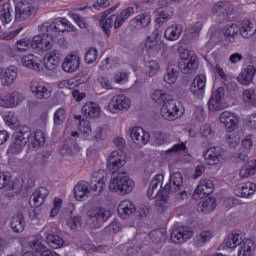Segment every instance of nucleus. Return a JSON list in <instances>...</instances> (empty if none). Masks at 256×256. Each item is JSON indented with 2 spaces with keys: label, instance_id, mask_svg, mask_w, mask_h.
<instances>
[{
  "label": "nucleus",
  "instance_id": "obj_36",
  "mask_svg": "<svg viewBox=\"0 0 256 256\" xmlns=\"http://www.w3.org/2000/svg\"><path fill=\"white\" fill-rule=\"evenodd\" d=\"M231 4L229 2H218L212 8L213 15H218L219 17H223V19L227 18L229 15V9Z\"/></svg>",
  "mask_w": 256,
  "mask_h": 256
},
{
  "label": "nucleus",
  "instance_id": "obj_12",
  "mask_svg": "<svg viewBox=\"0 0 256 256\" xmlns=\"http://www.w3.org/2000/svg\"><path fill=\"white\" fill-rule=\"evenodd\" d=\"M204 159L208 165H217L225 159V150L220 146H212L203 153Z\"/></svg>",
  "mask_w": 256,
  "mask_h": 256
},
{
  "label": "nucleus",
  "instance_id": "obj_53",
  "mask_svg": "<svg viewBox=\"0 0 256 256\" xmlns=\"http://www.w3.org/2000/svg\"><path fill=\"white\" fill-rule=\"evenodd\" d=\"M42 45L43 48H40V51H49L53 48V34L47 32L42 34Z\"/></svg>",
  "mask_w": 256,
  "mask_h": 256
},
{
  "label": "nucleus",
  "instance_id": "obj_17",
  "mask_svg": "<svg viewBox=\"0 0 256 256\" xmlns=\"http://www.w3.org/2000/svg\"><path fill=\"white\" fill-rule=\"evenodd\" d=\"M129 136L136 145L140 146L147 145V143H149V140L151 139L149 132H146L142 127L139 126H134L130 128Z\"/></svg>",
  "mask_w": 256,
  "mask_h": 256
},
{
  "label": "nucleus",
  "instance_id": "obj_52",
  "mask_svg": "<svg viewBox=\"0 0 256 256\" xmlns=\"http://www.w3.org/2000/svg\"><path fill=\"white\" fill-rule=\"evenodd\" d=\"M98 57H99V50H97V48L95 47H92L86 52L84 61L85 63H87V65H91L95 63V61H97Z\"/></svg>",
  "mask_w": 256,
  "mask_h": 256
},
{
  "label": "nucleus",
  "instance_id": "obj_47",
  "mask_svg": "<svg viewBox=\"0 0 256 256\" xmlns=\"http://www.w3.org/2000/svg\"><path fill=\"white\" fill-rule=\"evenodd\" d=\"M225 139L230 149H235V147H237V145L241 143V138L239 137V134L237 132L228 131V133L225 136Z\"/></svg>",
  "mask_w": 256,
  "mask_h": 256
},
{
  "label": "nucleus",
  "instance_id": "obj_28",
  "mask_svg": "<svg viewBox=\"0 0 256 256\" xmlns=\"http://www.w3.org/2000/svg\"><path fill=\"white\" fill-rule=\"evenodd\" d=\"M82 113L86 119H98L101 117V107L95 102H88L82 107Z\"/></svg>",
  "mask_w": 256,
  "mask_h": 256
},
{
  "label": "nucleus",
  "instance_id": "obj_24",
  "mask_svg": "<svg viewBox=\"0 0 256 256\" xmlns=\"http://www.w3.org/2000/svg\"><path fill=\"white\" fill-rule=\"evenodd\" d=\"M256 184L253 182H243L235 186L234 194L236 197H251V195H255Z\"/></svg>",
  "mask_w": 256,
  "mask_h": 256
},
{
  "label": "nucleus",
  "instance_id": "obj_62",
  "mask_svg": "<svg viewBox=\"0 0 256 256\" xmlns=\"http://www.w3.org/2000/svg\"><path fill=\"white\" fill-rule=\"evenodd\" d=\"M69 16L73 19L75 23L78 24V27H80V29L87 28V21L85 20V18L79 16V14L76 13H69Z\"/></svg>",
  "mask_w": 256,
  "mask_h": 256
},
{
  "label": "nucleus",
  "instance_id": "obj_33",
  "mask_svg": "<svg viewBox=\"0 0 256 256\" xmlns=\"http://www.w3.org/2000/svg\"><path fill=\"white\" fill-rule=\"evenodd\" d=\"M21 63L24 67L28 69H33L34 71H39L41 69V60L39 57L33 54H27L22 57Z\"/></svg>",
  "mask_w": 256,
  "mask_h": 256
},
{
  "label": "nucleus",
  "instance_id": "obj_13",
  "mask_svg": "<svg viewBox=\"0 0 256 256\" xmlns=\"http://www.w3.org/2000/svg\"><path fill=\"white\" fill-rule=\"evenodd\" d=\"M125 165V156H123V151H113L108 157V165L107 169L112 173L113 177H115V173L124 167Z\"/></svg>",
  "mask_w": 256,
  "mask_h": 256
},
{
  "label": "nucleus",
  "instance_id": "obj_64",
  "mask_svg": "<svg viewBox=\"0 0 256 256\" xmlns=\"http://www.w3.org/2000/svg\"><path fill=\"white\" fill-rule=\"evenodd\" d=\"M213 129H211V125L204 124L200 127V136L205 139H209V137H213Z\"/></svg>",
  "mask_w": 256,
  "mask_h": 256
},
{
  "label": "nucleus",
  "instance_id": "obj_35",
  "mask_svg": "<svg viewBox=\"0 0 256 256\" xmlns=\"http://www.w3.org/2000/svg\"><path fill=\"white\" fill-rule=\"evenodd\" d=\"M183 33V27L179 24H174L166 28L164 32V37L167 41H177L181 34Z\"/></svg>",
  "mask_w": 256,
  "mask_h": 256
},
{
  "label": "nucleus",
  "instance_id": "obj_9",
  "mask_svg": "<svg viewBox=\"0 0 256 256\" xmlns=\"http://www.w3.org/2000/svg\"><path fill=\"white\" fill-rule=\"evenodd\" d=\"M160 115L164 121H177L181 119L183 110L177 106L174 99H168L161 107Z\"/></svg>",
  "mask_w": 256,
  "mask_h": 256
},
{
  "label": "nucleus",
  "instance_id": "obj_38",
  "mask_svg": "<svg viewBox=\"0 0 256 256\" xmlns=\"http://www.w3.org/2000/svg\"><path fill=\"white\" fill-rule=\"evenodd\" d=\"M61 153H67L68 155L79 153V144H77V140L73 137H69L62 147Z\"/></svg>",
  "mask_w": 256,
  "mask_h": 256
},
{
  "label": "nucleus",
  "instance_id": "obj_18",
  "mask_svg": "<svg viewBox=\"0 0 256 256\" xmlns=\"http://www.w3.org/2000/svg\"><path fill=\"white\" fill-rule=\"evenodd\" d=\"M207 86V77L205 75H198L194 78L191 86L190 92L196 99H203L205 95V87Z\"/></svg>",
  "mask_w": 256,
  "mask_h": 256
},
{
  "label": "nucleus",
  "instance_id": "obj_10",
  "mask_svg": "<svg viewBox=\"0 0 256 256\" xmlns=\"http://www.w3.org/2000/svg\"><path fill=\"white\" fill-rule=\"evenodd\" d=\"M197 56H194L191 51L186 50L180 54V60L178 61V68L182 73H194L197 70Z\"/></svg>",
  "mask_w": 256,
  "mask_h": 256
},
{
  "label": "nucleus",
  "instance_id": "obj_44",
  "mask_svg": "<svg viewBox=\"0 0 256 256\" xmlns=\"http://www.w3.org/2000/svg\"><path fill=\"white\" fill-rule=\"evenodd\" d=\"M213 239V232L209 230L202 231L198 236H196L194 243L196 247H203L205 243Z\"/></svg>",
  "mask_w": 256,
  "mask_h": 256
},
{
  "label": "nucleus",
  "instance_id": "obj_56",
  "mask_svg": "<svg viewBox=\"0 0 256 256\" xmlns=\"http://www.w3.org/2000/svg\"><path fill=\"white\" fill-rule=\"evenodd\" d=\"M16 49L20 53H25V51H29L31 47V40L29 38H22L16 42Z\"/></svg>",
  "mask_w": 256,
  "mask_h": 256
},
{
  "label": "nucleus",
  "instance_id": "obj_7",
  "mask_svg": "<svg viewBox=\"0 0 256 256\" xmlns=\"http://www.w3.org/2000/svg\"><path fill=\"white\" fill-rule=\"evenodd\" d=\"M31 137V128L29 126H23L19 131L13 134V143L8 148L10 155H19L23 151V147L27 145L29 138Z\"/></svg>",
  "mask_w": 256,
  "mask_h": 256
},
{
  "label": "nucleus",
  "instance_id": "obj_40",
  "mask_svg": "<svg viewBox=\"0 0 256 256\" xmlns=\"http://www.w3.org/2000/svg\"><path fill=\"white\" fill-rule=\"evenodd\" d=\"M256 68L253 65L248 66L244 72L238 77L242 85H249L253 78L255 77Z\"/></svg>",
  "mask_w": 256,
  "mask_h": 256
},
{
  "label": "nucleus",
  "instance_id": "obj_48",
  "mask_svg": "<svg viewBox=\"0 0 256 256\" xmlns=\"http://www.w3.org/2000/svg\"><path fill=\"white\" fill-rule=\"evenodd\" d=\"M151 97L153 101H155V103H159V105H163L168 99H171V97H169V94L166 93L164 90H154L151 94Z\"/></svg>",
  "mask_w": 256,
  "mask_h": 256
},
{
  "label": "nucleus",
  "instance_id": "obj_59",
  "mask_svg": "<svg viewBox=\"0 0 256 256\" xmlns=\"http://www.w3.org/2000/svg\"><path fill=\"white\" fill-rule=\"evenodd\" d=\"M67 225L71 231H77L81 227V216H71L67 221Z\"/></svg>",
  "mask_w": 256,
  "mask_h": 256
},
{
  "label": "nucleus",
  "instance_id": "obj_8",
  "mask_svg": "<svg viewBox=\"0 0 256 256\" xmlns=\"http://www.w3.org/2000/svg\"><path fill=\"white\" fill-rule=\"evenodd\" d=\"M86 216L92 229H99L100 227H103V223L109 221L111 211L103 207H92L87 211Z\"/></svg>",
  "mask_w": 256,
  "mask_h": 256
},
{
  "label": "nucleus",
  "instance_id": "obj_23",
  "mask_svg": "<svg viewBox=\"0 0 256 256\" xmlns=\"http://www.w3.org/2000/svg\"><path fill=\"white\" fill-rule=\"evenodd\" d=\"M225 97V89L219 87L216 91L212 92L211 98L208 102L209 111H221L223 109V98Z\"/></svg>",
  "mask_w": 256,
  "mask_h": 256
},
{
  "label": "nucleus",
  "instance_id": "obj_15",
  "mask_svg": "<svg viewBox=\"0 0 256 256\" xmlns=\"http://www.w3.org/2000/svg\"><path fill=\"white\" fill-rule=\"evenodd\" d=\"M106 182L107 172H105V170L93 172L90 180V191H98V193H102L103 189H105Z\"/></svg>",
  "mask_w": 256,
  "mask_h": 256
},
{
  "label": "nucleus",
  "instance_id": "obj_3",
  "mask_svg": "<svg viewBox=\"0 0 256 256\" xmlns=\"http://www.w3.org/2000/svg\"><path fill=\"white\" fill-rule=\"evenodd\" d=\"M228 249H235V247H240L238 249V256H251L253 249H255V242L251 239H244L241 234H230L228 238L223 242Z\"/></svg>",
  "mask_w": 256,
  "mask_h": 256
},
{
  "label": "nucleus",
  "instance_id": "obj_14",
  "mask_svg": "<svg viewBox=\"0 0 256 256\" xmlns=\"http://www.w3.org/2000/svg\"><path fill=\"white\" fill-rule=\"evenodd\" d=\"M215 191V184H213V181L203 179L200 180L198 186L194 190L193 199L199 200V199H205V197H209L211 193Z\"/></svg>",
  "mask_w": 256,
  "mask_h": 256
},
{
  "label": "nucleus",
  "instance_id": "obj_45",
  "mask_svg": "<svg viewBox=\"0 0 256 256\" xmlns=\"http://www.w3.org/2000/svg\"><path fill=\"white\" fill-rule=\"evenodd\" d=\"M256 171V162L254 160H251L248 162L244 168H242L239 172V176L242 179H247V177H251V175H255Z\"/></svg>",
  "mask_w": 256,
  "mask_h": 256
},
{
  "label": "nucleus",
  "instance_id": "obj_49",
  "mask_svg": "<svg viewBox=\"0 0 256 256\" xmlns=\"http://www.w3.org/2000/svg\"><path fill=\"white\" fill-rule=\"evenodd\" d=\"M215 207H217V201L213 197H209L204 200L201 204L202 213H211L215 211Z\"/></svg>",
  "mask_w": 256,
  "mask_h": 256
},
{
  "label": "nucleus",
  "instance_id": "obj_22",
  "mask_svg": "<svg viewBox=\"0 0 256 256\" xmlns=\"http://www.w3.org/2000/svg\"><path fill=\"white\" fill-rule=\"evenodd\" d=\"M63 57V53L60 50H52L48 52L44 57V67L48 69V71H55L57 67H59V63H61V58Z\"/></svg>",
  "mask_w": 256,
  "mask_h": 256
},
{
  "label": "nucleus",
  "instance_id": "obj_51",
  "mask_svg": "<svg viewBox=\"0 0 256 256\" xmlns=\"http://www.w3.org/2000/svg\"><path fill=\"white\" fill-rule=\"evenodd\" d=\"M134 13H135V9L133 7H128L124 9L121 12L120 16H118V22L116 23V28L121 27V25H123L125 21L129 19V17H131V15H133Z\"/></svg>",
  "mask_w": 256,
  "mask_h": 256
},
{
  "label": "nucleus",
  "instance_id": "obj_5",
  "mask_svg": "<svg viewBox=\"0 0 256 256\" xmlns=\"http://www.w3.org/2000/svg\"><path fill=\"white\" fill-rule=\"evenodd\" d=\"M37 3L33 0H20L15 5V21H31L37 15Z\"/></svg>",
  "mask_w": 256,
  "mask_h": 256
},
{
  "label": "nucleus",
  "instance_id": "obj_27",
  "mask_svg": "<svg viewBox=\"0 0 256 256\" xmlns=\"http://www.w3.org/2000/svg\"><path fill=\"white\" fill-rule=\"evenodd\" d=\"M47 197H49V190L45 187H40L30 196V205H33V207H41Z\"/></svg>",
  "mask_w": 256,
  "mask_h": 256
},
{
  "label": "nucleus",
  "instance_id": "obj_1",
  "mask_svg": "<svg viewBox=\"0 0 256 256\" xmlns=\"http://www.w3.org/2000/svg\"><path fill=\"white\" fill-rule=\"evenodd\" d=\"M166 194L176 193V201L182 203V201H187L189 197H191V193H193V188L189 186H185L183 184V175L181 172H174L170 174L169 182L164 186Z\"/></svg>",
  "mask_w": 256,
  "mask_h": 256
},
{
  "label": "nucleus",
  "instance_id": "obj_54",
  "mask_svg": "<svg viewBox=\"0 0 256 256\" xmlns=\"http://www.w3.org/2000/svg\"><path fill=\"white\" fill-rule=\"evenodd\" d=\"M46 243L51 247L52 249H61L63 247L65 241L61 236L57 235L50 237L48 240H46Z\"/></svg>",
  "mask_w": 256,
  "mask_h": 256
},
{
  "label": "nucleus",
  "instance_id": "obj_39",
  "mask_svg": "<svg viewBox=\"0 0 256 256\" xmlns=\"http://www.w3.org/2000/svg\"><path fill=\"white\" fill-rule=\"evenodd\" d=\"M239 27L240 30L238 33H240L244 39H249V37H253V35H255V27H253V23L249 20H244Z\"/></svg>",
  "mask_w": 256,
  "mask_h": 256
},
{
  "label": "nucleus",
  "instance_id": "obj_60",
  "mask_svg": "<svg viewBox=\"0 0 256 256\" xmlns=\"http://www.w3.org/2000/svg\"><path fill=\"white\" fill-rule=\"evenodd\" d=\"M150 239L154 242V243H161L162 240L165 239V232H163V230H153L150 233Z\"/></svg>",
  "mask_w": 256,
  "mask_h": 256
},
{
  "label": "nucleus",
  "instance_id": "obj_63",
  "mask_svg": "<svg viewBox=\"0 0 256 256\" xmlns=\"http://www.w3.org/2000/svg\"><path fill=\"white\" fill-rule=\"evenodd\" d=\"M30 247L33 251H36L37 253H41L42 251L47 249V247L39 239L32 240L30 242Z\"/></svg>",
  "mask_w": 256,
  "mask_h": 256
},
{
  "label": "nucleus",
  "instance_id": "obj_58",
  "mask_svg": "<svg viewBox=\"0 0 256 256\" xmlns=\"http://www.w3.org/2000/svg\"><path fill=\"white\" fill-rule=\"evenodd\" d=\"M243 101L249 105H254L256 101V91L254 89L245 90L242 94Z\"/></svg>",
  "mask_w": 256,
  "mask_h": 256
},
{
  "label": "nucleus",
  "instance_id": "obj_2",
  "mask_svg": "<svg viewBox=\"0 0 256 256\" xmlns=\"http://www.w3.org/2000/svg\"><path fill=\"white\" fill-rule=\"evenodd\" d=\"M163 179L165 177L162 174L154 176L147 190L148 198L151 200L156 199L157 207H163L169 201V195L165 188L160 190L163 187Z\"/></svg>",
  "mask_w": 256,
  "mask_h": 256
},
{
  "label": "nucleus",
  "instance_id": "obj_16",
  "mask_svg": "<svg viewBox=\"0 0 256 256\" xmlns=\"http://www.w3.org/2000/svg\"><path fill=\"white\" fill-rule=\"evenodd\" d=\"M17 73H19V70L16 66L0 68V81L2 87H11L17 80Z\"/></svg>",
  "mask_w": 256,
  "mask_h": 256
},
{
  "label": "nucleus",
  "instance_id": "obj_6",
  "mask_svg": "<svg viewBox=\"0 0 256 256\" xmlns=\"http://www.w3.org/2000/svg\"><path fill=\"white\" fill-rule=\"evenodd\" d=\"M42 33H65V31H75V26L69 23L66 18H56L51 22H44L38 27Z\"/></svg>",
  "mask_w": 256,
  "mask_h": 256
},
{
  "label": "nucleus",
  "instance_id": "obj_26",
  "mask_svg": "<svg viewBox=\"0 0 256 256\" xmlns=\"http://www.w3.org/2000/svg\"><path fill=\"white\" fill-rule=\"evenodd\" d=\"M220 123L226 127L227 131H235L237 129V125H239V120L235 116V114L224 111L220 115Z\"/></svg>",
  "mask_w": 256,
  "mask_h": 256
},
{
  "label": "nucleus",
  "instance_id": "obj_46",
  "mask_svg": "<svg viewBox=\"0 0 256 256\" xmlns=\"http://www.w3.org/2000/svg\"><path fill=\"white\" fill-rule=\"evenodd\" d=\"M159 68V62L156 60H150L146 62L144 71L147 77H155V75L159 73Z\"/></svg>",
  "mask_w": 256,
  "mask_h": 256
},
{
  "label": "nucleus",
  "instance_id": "obj_29",
  "mask_svg": "<svg viewBox=\"0 0 256 256\" xmlns=\"http://www.w3.org/2000/svg\"><path fill=\"white\" fill-rule=\"evenodd\" d=\"M13 6L10 2L0 4V21L3 25H9L13 21Z\"/></svg>",
  "mask_w": 256,
  "mask_h": 256
},
{
  "label": "nucleus",
  "instance_id": "obj_37",
  "mask_svg": "<svg viewBox=\"0 0 256 256\" xmlns=\"http://www.w3.org/2000/svg\"><path fill=\"white\" fill-rule=\"evenodd\" d=\"M131 23L136 29H143L151 23V15L149 13H142L131 20Z\"/></svg>",
  "mask_w": 256,
  "mask_h": 256
},
{
  "label": "nucleus",
  "instance_id": "obj_31",
  "mask_svg": "<svg viewBox=\"0 0 256 256\" xmlns=\"http://www.w3.org/2000/svg\"><path fill=\"white\" fill-rule=\"evenodd\" d=\"M253 147V141L251 140V136H246L245 139L242 140V146L238 151V159L240 161H249V153H251V148Z\"/></svg>",
  "mask_w": 256,
  "mask_h": 256
},
{
  "label": "nucleus",
  "instance_id": "obj_43",
  "mask_svg": "<svg viewBox=\"0 0 256 256\" xmlns=\"http://www.w3.org/2000/svg\"><path fill=\"white\" fill-rule=\"evenodd\" d=\"M146 48L150 51H159L161 49V40L159 39L158 33H153L151 36H148L145 43Z\"/></svg>",
  "mask_w": 256,
  "mask_h": 256
},
{
  "label": "nucleus",
  "instance_id": "obj_19",
  "mask_svg": "<svg viewBox=\"0 0 256 256\" xmlns=\"http://www.w3.org/2000/svg\"><path fill=\"white\" fill-rule=\"evenodd\" d=\"M30 91L36 99L47 100L51 97L53 91L49 89V87L45 86V84H41L37 81H32L30 83Z\"/></svg>",
  "mask_w": 256,
  "mask_h": 256
},
{
  "label": "nucleus",
  "instance_id": "obj_21",
  "mask_svg": "<svg viewBox=\"0 0 256 256\" xmlns=\"http://www.w3.org/2000/svg\"><path fill=\"white\" fill-rule=\"evenodd\" d=\"M191 237H193V232L185 226L174 228L170 235L172 243H185Z\"/></svg>",
  "mask_w": 256,
  "mask_h": 256
},
{
  "label": "nucleus",
  "instance_id": "obj_61",
  "mask_svg": "<svg viewBox=\"0 0 256 256\" xmlns=\"http://www.w3.org/2000/svg\"><path fill=\"white\" fill-rule=\"evenodd\" d=\"M31 42V47L35 49L36 51H41L43 49V35H36L33 37Z\"/></svg>",
  "mask_w": 256,
  "mask_h": 256
},
{
  "label": "nucleus",
  "instance_id": "obj_25",
  "mask_svg": "<svg viewBox=\"0 0 256 256\" xmlns=\"http://www.w3.org/2000/svg\"><path fill=\"white\" fill-rule=\"evenodd\" d=\"M117 23H119L118 15L113 14L107 17V12H105L102 19L99 22V25L101 29L105 32L107 37H109V35H111V27H113V25H114V29H118L116 28Z\"/></svg>",
  "mask_w": 256,
  "mask_h": 256
},
{
  "label": "nucleus",
  "instance_id": "obj_55",
  "mask_svg": "<svg viewBox=\"0 0 256 256\" xmlns=\"http://www.w3.org/2000/svg\"><path fill=\"white\" fill-rule=\"evenodd\" d=\"M201 29H203V24L196 22L195 25L187 29L188 38L197 39V37H199V33H201Z\"/></svg>",
  "mask_w": 256,
  "mask_h": 256
},
{
  "label": "nucleus",
  "instance_id": "obj_20",
  "mask_svg": "<svg viewBox=\"0 0 256 256\" xmlns=\"http://www.w3.org/2000/svg\"><path fill=\"white\" fill-rule=\"evenodd\" d=\"M81 65V57L77 52H73L65 57L62 63V69L65 73H75Z\"/></svg>",
  "mask_w": 256,
  "mask_h": 256
},
{
  "label": "nucleus",
  "instance_id": "obj_42",
  "mask_svg": "<svg viewBox=\"0 0 256 256\" xmlns=\"http://www.w3.org/2000/svg\"><path fill=\"white\" fill-rule=\"evenodd\" d=\"M239 31H241V27H239V25L233 23L230 25H226L224 27L223 33H224L226 39L228 41H230V43H233V41H235V35H238Z\"/></svg>",
  "mask_w": 256,
  "mask_h": 256
},
{
  "label": "nucleus",
  "instance_id": "obj_4",
  "mask_svg": "<svg viewBox=\"0 0 256 256\" xmlns=\"http://www.w3.org/2000/svg\"><path fill=\"white\" fill-rule=\"evenodd\" d=\"M133 187H135V182H133L125 172L114 175L109 183L110 191L119 193L120 195H128V193L133 191Z\"/></svg>",
  "mask_w": 256,
  "mask_h": 256
},
{
  "label": "nucleus",
  "instance_id": "obj_41",
  "mask_svg": "<svg viewBox=\"0 0 256 256\" xmlns=\"http://www.w3.org/2000/svg\"><path fill=\"white\" fill-rule=\"evenodd\" d=\"M29 141H31L33 149L37 151L38 147L45 145V133L41 130H36L33 137L30 135Z\"/></svg>",
  "mask_w": 256,
  "mask_h": 256
},
{
  "label": "nucleus",
  "instance_id": "obj_30",
  "mask_svg": "<svg viewBox=\"0 0 256 256\" xmlns=\"http://www.w3.org/2000/svg\"><path fill=\"white\" fill-rule=\"evenodd\" d=\"M135 211H137V208H135V204L131 200H124L118 206V215L121 219H127Z\"/></svg>",
  "mask_w": 256,
  "mask_h": 256
},
{
  "label": "nucleus",
  "instance_id": "obj_50",
  "mask_svg": "<svg viewBox=\"0 0 256 256\" xmlns=\"http://www.w3.org/2000/svg\"><path fill=\"white\" fill-rule=\"evenodd\" d=\"M177 77H179V72L173 67H168L164 75V81L168 85H173L177 81Z\"/></svg>",
  "mask_w": 256,
  "mask_h": 256
},
{
  "label": "nucleus",
  "instance_id": "obj_34",
  "mask_svg": "<svg viewBox=\"0 0 256 256\" xmlns=\"http://www.w3.org/2000/svg\"><path fill=\"white\" fill-rule=\"evenodd\" d=\"M10 227L14 233H23L25 231V218L22 213H18L10 218Z\"/></svg>",
  "mask_w": 256,
  "mask_h": 256
},
{
  "label": "nucleus",
  "instance_id": "obj_57",
  "mask_svg": "<svg viewBox=\"0 0 256 256\" xmlns=\"http://www.w3.org/2000/svg\"><path fill=\"white\" fill-rule=\"evenodd\" d=\"M67 119V112L63 108H59L54 113V123L55 125H62Z\"/></svg>",
  "mask_w": 256,
  "mask_h": 256
},
{
  "label": "nucleus",
  "instance_id": "obj_11",
  "mask_svg": "<svg viewBox=\"0 0 256 256\" xmlns=\"http://www.w3.org/2000/svg\"><path fill=\"white\" fill-rule=\"evenodd\" d=\"M131 107V100L124 94H118L112 97L108 105L110 113H120L127 111Z\"/></svg>",
  "mask_w": 256,
  "mask_h": 256
},
{
  "label": "nucleus",
  "instance_id": "obj_32",
  "mask_svg": "<svg viewBox=\"0 0 256 256\" xmlns=\"http://www.w3.org/2000/svg\"><path fill=\"white\" fill-rule=\"evenodd\" d=\"M89 183L85 181H80L74 187V195L77 201H85V199L89 198Z\"/></svg>",
  "mask_w": 256,
  "mask_h": 256
}]
</instances>
